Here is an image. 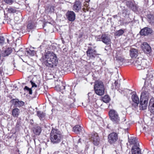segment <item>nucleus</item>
<instances>
[{"instance_id":"obj_1","label":"nucleus","mask_w":154,"mask_h":154,"mask_svg":"<svg viewBox=\"0 0 154 154\" xmlns=\"http://www.w3.org/2000/svg\"><path fill=\"white\" fill-rule=\"evenodd\" d=\"M47 52L45 55L43 59V63L47 67L53 68L56 67L58 63V60L56 55L53 53Z\"/></svg>"},{"instance_id":"obj_2","label":"nucleus","mask_w":154,"mask_h":154,"mask_svg":"<svg viewBox=\"0 0 154 154\" xmlns=\"http://www.w3.org/2000/svg\"><path fill=\"white\" fill-rule=\"evenodd\" d=\"M51 142L53 144L60 143L63 139V136L57 129L53 128L50 134Z\"/></svg>"},{"instance_id":"obj_3","label":"nucleus","mask_w":154,"mask_h":154,"mask_svg":"<svg viewBox=\"0 0 154 154\" xmlns=\"http://www.w3.org/2000/svg\"><path fill=\"white\" fill-rule=\"evenodd\" d=\"M134 65L137 69L140 70L148 68L149 63L146 60L139 57L136 59Z\"/></svg>"},{"instance_id":"obj_4","label":"nucleus","mask_w":154,"mask_h":154,"mask_svg":"<svg viewBox=\"0 0 154 154\" xmlns=\"http://www.w3.org/2000/svg\"><path fill=\"white\" fill-rule=\"evenodd\" d=\"M94 89L95 93L99 96H102L104 93L105 86L103 82L97 80L94 82Z\"/></svg>"},{"instance_id":"obj_5","label":"nucleus","mask_w":154,"mask_h":154,"mask_svg":"<svg viewBox=\"0 0 154 154\" xmlns=\"http://www.w3.org/2000/svg\"><path fill=\"white\" fill-rule=\"evenodd\" d=\"M110 120L114 123L118 124L120 122V119L118 112L114 109H111L109 112Z\"/></svg>"},{"instance_id":"obj_6","label":"nucleus","mask_w":154,"mask_h":154,"mask_svg":"<svg viewBox=\"0 0 154 154\" xmlns=\"http://www.w3.org/2000/svg\"><path fill=\"white\" fill-rule=\"evenodd\" d=\"M96 48V46L93 47L91 46L88 47L86 51V54L89 60H94L97 56L100 55L97 53V51L95 49Z\"/></svg>"},{"instance_id":"obj_7","label":"nucleus","mask_w":154,"mask_h":154,"mask_svg":"<svg viewBox=\"0 0 154 154\" xmlns=\"http://www.w3.org/2000/svg\"><path fill=\"white\" fill-rule=\"evenodd\" d=\"M118 139L117 134L113 132L110 134L108 137V141L110 144L115 143Z\"/></svg>"},{"instance_id":"obj_8","label":"nucleus","mask_w":154,"mask_h":154,"mask_svg":"<svg viewBox=\"0 0 154 154\" xmlns=\"http://www.w3.org/2000/svg\"><path fill=\"white\" fill-rule=\"evenodd\" d=\"M12 51L11 48L6 46L4 47L1 51V56L3 57L8 56L11 54Z\"/></svg>"},{"instance_id":"obj_9","label":"nucleus","mask_w":154,"mask_h":154,"mask_svg":"<svg viewBox=\"0 0 154 154\" xmlns=\"http://www.w3.org/2000/svg\"><path fill=\"white\" fill-rule=\"evenodd\" d=\"M75 101L72 98H68L64 104V109H65L69 110L70 109L73 108L74 106V103Z\"/></svg>"},{"instance_id":"obj_10","label":"nucleus","mask_w":154,"mask_h":154,"mask_svg":"<svg viewBox=\"0 0 154 154\" xmlns=\"http://www.w3.org/2000/svg\"><path fill=\"white\" fill-rule=\"evenodd\" d=\"M67 19L70 22L74 21L75 19V14L73 11H68L66 14Z\"/></svg>"},{"instance_id":"obj_11","label":"nucleus","mask_w":154,"mask_h":154,"mask_svg":"<svg viewBox=\"0 0 154 154\" xmlns=\"http://www.w3.org/2000/svg\"><path fill=\"white\" fill-rule=\"evenodd\" d=\"M82 4L79 0H76L73 3L72 10L76 12H78L81 9Z\"/></svg>"},{"instance_id":"obj_12","label":"nucleus","mask_w":154,"mask_h":154,"mask_svg":"<svg viewBox=\"0 0 154 154\" xmlns=\"http://www.w3.org/2000/svg\"><path fill=\"white\" fill-rule=\"evenodd\" d=\"M91 140L93 141L94 145L97 146L99 143L100 139L98 134L96 132H93L91 134Z\"/></svg>"},{"instance_id":"obj_13","label":"nucleus","mask_w":154,"mask_h":154,"mask_svg":"<svg viewBox=\"0 0 154 154\" xmlns=\"http://www.w3.org/2000/svg\"><path fill=\"white\" fill-rule=\"evenodd\" d=\"M10 102L12 104L16 107H20L23 106L25 104L24 102L19 101L17 99H13L10 101Z\"/></svg>"},{"instance_id":"obj_14","label":"nucleus","mask_w":154,"mask_h":154,"mask_svg":"<svg viewBox=\"0 0 154 154\" xmlns=\"http://www.w3.org/2000/svg\"><path fill=\"white\" fill-rule=\"evenodd\" d=\"M143 89H144L143 91L142 92L140 96V99L146 100H148L149 93L148 89L145 86H143Z\"/></svg>"},{"instance_id":"obj_15","label":"nucleus","mask_w":154,"mask_h":154,"mask_svg":"<svg viewBox=\"0 0 154 154\" xmlns=\"http://www.w3.org/2000/svg\"><path fill=\"white\" fill-rule=\"evenodd\" d=\"M131 98L132 101L134 103L132 104V106H134L135 108L137 107L139 103V100L136 93L132 95Z\"/></svg>"},{"instance_id":"obj_16","label":"nucleus","mask_w":154,"mask_h":154,"mask_svg":"<svg viewBox=\"0 0 154 154\" xmlns=\"http://www.w3.org/2000/svg\"><path fill=\"white\" fill-rule=\"evenodd\" d=\"M152 31L151 29L146 27L141 29L140 32V33L141 35L146 36L152 33Z\"/></svg>"},{"instance_id":"obj_17","label":"nucleus","mask_w":154,"mask_h":154,"mask_svg":"<svg viewBox=\"0 0 154 154\" xmlns=\"http://www.w3.org/2000/svg\"><path fill=\"white\" fill-rule=\"evenodd\" d=\"M141 48L144 52L146 53H150L151 51V47L146 42H144L142 44Z\"/></svg>"},{"instance_id":"obj_18","label":"nucleus","mask_w":154,"mask_h":154,"mask_svg":"<svg viewBox=\"0 0 154 154\" xmlns=\"http://www.w3.org/2000/svg\"><path fill=\"white\" fill-rule=\"evenodd\" d=\"M148 100H146L140 99V109L141 110H145L146 109L148 103Z\"/></svg>"},{"instance_id":"obj_19","label":"nucleus","mask_w":154,"mask_h":154,"mask_svg":"<svg viewBox=\"0 0 154 154\" xmlns=\"http://www.w3.org/2000/svg\"><path fill=\"white\" fill-rule=\"evenodd\" d=\"M102 41L106 45H109L111 43L110 37L107 34H103L102 35Z\"/></svg>"},{"instance_id":"obj_20","label":"nucleus","mask_w":154,"mask_h":154,"mask_svg":"<svg viewBox=\"0 0 154 154\" xmlns=\"http://www.w3.org/2000/svg\"><path fill=\"white\" fill-rule=\"evenodd\" d=\"M139 145L134 146L132 147L131 152L132 154H141V150L139 147Z\"/></svg>"},{"instance_id":"obj_21","label":"nucleus","mask_w":154,"mask_h":154,"mask_svg":"<svg viewBox=\"0 0 154 154\" xmlns=\"http://www.w3.org/2000/svg\"><path fill=\"white\" fill-rule=\"evenodd\" d=\"M138 54V51L134 48H132L130 50V55L132 58H136Z\"/></svg>"},{"instance_id":"obj_22","label":"nucleus","mask_w":154,"mask_h":154,"mask_svg":"<svg viewBox=\"0 0 154 154\" xmlns=\"http://www.w3.org/2000/svg\"><path fill=\"white\" fill-rule=\"evenodd\" d=\"M55 88L57 91L61 92L62 94L65 91V87L62 82L56 86Z\"/></svg>"},{"instance_id":"obj_23","label":"nucleus","mask_w":154,"mask_h":154,"mask_svg":"<svg viewBox=\"0 0 154 154\" xmlns=\"http://www.w3.org/2000/svg\"><path fill=\"white\" fill-rule=\"evenodd\" d=\"M129 141L131 144H134V146H137L139 145L137 137H131L130 138H128Z\"/></svg>"},{"instance_id":"obj_24","label":"nucleus","mask_w":154,"mask_h":154,"mask_svg":"<svg viewBox=\"0 0 154 154\" xmlns=\"http://www.w3.org/2000/svg\"><path fill=\"white\" fill-rule=\"evenodd\" d=\"M42 131V129L40 127L37 126L34 127L33 128V131L34 134L37 135H39Z\"/></svg>"},{"instance_id":"obj_25","label":"nucleus","mask_w":154,"mask_h":154,"mask_svg":"<svg viewBox=\"0 0 154 154\" xmlns=\"http://www.w3.org/2000/svg\"><path fill=\"white\" fill-rule=\"evenodd\" d=\"M101 100L105 103H109L111 100L109 96L108 95H105L101 97Z\"/></svg>"},{"instance_id":"obj_26","label":"nucleus","mask_w":154,"mask_h":154,"mask_svg":"<svg viewBox=\"0 0 154 154\" xmlns=\"http://www.w3.org/2000/svg\"><path fill=\"white\" fill-rule=\"evenodd\" d=\"M20 110L17 108H15L13 109L12 112V114L14 117H17L18 116Z\"/></svg>"},{"instance_id":"obj_27","label":"nucleus","mask_w":154,"mask_h":154,"mask_svg":"<svg viewBox=\"0 0 154 154\" xmlns=\"http://www.w3.org/2000/svg\"><path fill=\"white\" fill-rule=\"evenodd\" d=\"M73 129L74 132L76 133L79 134L82 130V127L80 126L77 125L73 128Z\"/></svg>"},{"instance_id":"obj_28","label":"nucleus","mask_w":154,"mask_h":154,"mask_svg":"<svg viewBox=\"0 0 154 154\" xmlns=\"http://www.w3.org/2000/svg\"><path fill=\"white\" fill-rule=\"evenodd\" d=\"M5 73L7 74V69L5 66L2 65L1 67V75L2 76Z\"/></svg>"},{"instance_id":"obj_29","label":"nucleus","mask_w":154,"mask_h":154,"mask_svg":"<svg viewBox=\"0 0 154 154\" xmlns=\"http://www.w3.org/2000/svg\"><path fill=\"white\" fill-rule=\"evenodd\" d=\"M124 33V31L122 29H120L119 30L116 31L115 33V36H120L122 35Z\"/></svg>"},{"instance_id":"obj_30","label":"nucleus","mask_w":154,"mask_h":154,"mask_svg":"<svg viewBox=\"0 0 154 154\" xmlns=\"http://www.w3.org/2000/svg\"><path fill=\"white\" fill-rule=\"evenodd\" d=\"M37 115L40 119L44 118L45 116V113L39 111H37Z\"/></svg>"},{"instance_id":"obj_31","label":"nucleus","mask_w":154,"mask_h":154,"mask_svg":"<svg viewBox=\"0 0 154 154\" xmlns=\"http://www.w3.org/2000/svg\"><path fill=\"white\" fill-rule=\"evenodd\" d=\"M147 17L150 23L154 22V15L151 14H148Z\"/></svg>"},{"instance_id":"obj_32","label":"nucleus","mask_w":154,"mask_h":154,"mask_svg":"<svg viewBox=\"0 0 154 154\" xmlns=\"http://www.w3.org/2000/svg\"><path fill=\"white\" fill-rule=\"evenodd\" d=\"M26 52L28 55L32 56H34L35 54L36 53L35 51L31 50L30 49H29L26 51Z\"/></svg>"},{"instance_id":"obj_33","label":"nucleus","mask_w":154,"mask_h":154,"mask_svg":"<svg viewBox=\"0 0 154 154\" xmlns=\"http://www.w3.org/2000/svg\"><path fill=\"white\" fill-rule=\"evenodd\" d=\"M6 39L8 43H9V40L8 38H5L3 36H1V45H4V43H5V40Z\"/></svg>"},{"instance_id":"obj_34","label":"nucleus","mask_w":154,"mask_h":154,"mask_svg":"<svg viewBox=\"0 0 154 154\" xmlns=\"http://www.w3.org/2000/svg\"><path fill=\"white\" fill-rule=\"evenodd\" d=\"M7 9L8 10H7V11L9 13H14L16 12V10L11 7H10L9 8Z\"/></svg>"},{"instance_id":"obj_35","label":"nucleus","mask_w":154,"mask_h":154,"mask_svg":"<svg viewBox=\"0 0 154 154\" xmlns=\"http://www.w3.org/2000/svg\"><path fill=\"white\" fill-rule=\"evenodd\" d=\"M27 28L29 29H34L35 27L34 24L32 22H30L28 23L27 25Z\"/></svg>"},{"instance_id":"obj_36","label":"nucleus","mask_w":154,"mask_h":154,"mask_svg":"<svg viewBox=\"0 0 154 154\" xmlns=\"http://www.w3.org/2000/svg\"><path fill=\"white\" fill-rule=\"evenodd\" d=\"M151 103L149 102V109L150 110H151V112H154V111H153V109H152V107H153L154 108V103Z\"/></svg>"},{"instance_id":"obj_37","label":"nucleus","mask_w":154,"mask_h":154,"mask_svg":"<svg viewBox=\"0 0 154 154\" xmlns=\"http://www.w3.org/2000/svg\"><path fill=\"white\" fill-rule=\"evenodd\" d=\"M24 90H26L29 92V94H32V91L31 88H28L27 86H25L24 88Z\"/></svg>"},{"instance_id":"obj_38","label":"nucleus","mask_w":154,"mask_h":154,"mask_svg":"<svg viewBox=\"0 0 154 154\" xmlns=\"http://www.w3.org/2000/svg\"><path fill=\"white\" fill-rule=\"evenodd\" d=\"M126 3L127 6L129 8H130L133 4L132 2L129 1H127Z\"/></svg>"},{"instance_id":"obj_39","label":"nucleus","mask_w":154,"mask_h":154,"mask_svg":"<svg viewBox=\"0 0 154 154\" xmlns=\"http://www.w3.org/2000/svg\"><path fill=\"white\" fill-rule=\"evenodd\" d=\"M130 8L133 11H136L137 9L136 6L134 4H133Z\"/></svg>"},{"instance_id":"obj_40","label":"nucleus","mask_w":154,"mask_h":154,"mask_svg":"<svg viewBox=\"0 0 154 154\" xmlns=\"http://www.w3.org/2000/svg\"><path fill=\"white\" fill-rule=\"evenodd\" d=\"M5 2L10 5H11L14 2V0H4Z\"/></svg>"},{"instance_id":"obj_41","label":"nucleus","mask_w":154,"mask_h":154,"mask_svg":"<svg viewBox=\"0 0 154 154\" xmlns=\"http://www.w3.org/2000/svg\"><path fill=\"white\" fill-rule=\"evenodd\" d=\"M115 85V88L116 89H118L120 86V84H119L118 82L116 81L114 83Z\"/></svg>"},{"instance_id":"obj_42","label":"nucleus","mask_w":154,"mask_h":154,"mask_svg":"<svg viewBox=\"0 0 154 154\" xmlns=\"http://www.w3.org/2000/svg\"><path fill=\"white\" fill-rule=\"evenodd\" d=\"M116 57L117 60H119L121 61H123L124 60V58L122 57L117 56V55L116 56Z\"/></svg>"},{"instance_id":"obj_43","label":"nucleus","mask_w":154,"mask_h":154,"mask_svg":"<svg viewBox=\"0 0 154 154\" xmlns=\"http://www.w3.org/2000/svg\"><path fill=\"white\" fill-rule=\"evenodd\" d=\"M102 35H99L96 38V40L97 41H102Z\"/></svg>"},{"instance_id":"obj_44","label":"nucleus","mask_w":154,"mask_h":154,"mask_svg":"<svg viewBox=\"0 0 154 154\" xmlns=\"http://www.w3.org/2000/svg\"><path fill=\"white\" fill-rule=\"evenodd\" d=\"M31 82V84L32 85V87H37V86L33 82H32V81H30Z\"/></svg>"},{"instance_id":"obj_45","label":"nucleus","mask_w":154,"mask_h":154,"mask_svg":"<svg viewBox=\"0 0 154 154\" xmlns=\"http://www.w3.org/2000/svg\"><path fill=\"white\" fill-rule=\"evenodd\" d=\"M149 102L150 103L152 102V103H154V98H151L149 101Z\"/></svg>"},{"instance_id":"obj_46","label":"nucleus","mask_w":154,"mask_h":154,"mask_svg":"<svg viewBox=\"0 0 154 154\" xmlns=\"http://www.w3.org/2000/svg\"><path fill=\"white\" fill-rule=\"evenodd\" d=\"M20 126V124L19 123L17 122L16 125V128H19Z\"/></svg>"},{"instance_id":"obj_47","label":"nucleus","mask_w":154,"mask_h":154,"mask_svg":"<svg viewBox=\"0 0 154 154\" xmlns=\"http://www.w3.org/2000/svg\"><path fill=\"white\" fill-rule=\"evenodd\" d=\"M83 34H79V38H81L83 36Z\"/></svg>"},{"instance_id":"obj_48","label":"nucleus","mask_w":154,"mask_h":154,"mask_svg":"<svg viewBox=\"0 0 154 154\" xmlns=\"http://www.w3.org/2000/svg\"><path fill=\"white\" fill-rule=\"evenodd\" d=\"M83 10V11L84 12H86V11H88V10H86L85 8H83L82 9Z\"/></svg>"},{"instance_id":"obj_49","label":"nucleus","mask_w":154,"mask_h":154,"mask_svg":"<svg viewBox=\"0 0 154 154\" xmlns=\"http://www.w3.org/2000/svg\"><path fill=\"white\" fill-rule=\"evenodd\" d=\"M5 60V58H3V59H2V60H1L2 62H1V63H2V62H3V61Z\"/></svg>"},{"instance_id":"obj_50","label":"nucleus","mask_w":154,"mask_h":154,"mask_svg":"<svg viewBox=\"0 0 154 154\" xmlns=\"http://www.w3.org/2000/svg\"><path fill=\"white\" fill-rule=\"evenodd\" d=\"M90 1V0H85V2H86L88 3Z\"/></svg>"},{"instance_id":"obj_51","label":"nucleus","mask_w":154,"mask_h":154,"mask_svg":"<svg viewBox=\"0 0 154 154\" xmlns=\"http://www.w3.org/2000/svg\"><path fill=\"white\" fill-rule=\"evenodd\" d=\"M88 45H91V44H89Z\"/></svg>"},{"instance_id":"obj_52","label":"nucleus","mask_w":154,"mask_h":154,"mask_svg":"<svg viewBox=\"0 0 154 154\" xmlns=\"http://www.w3.org/2000/svg\"><path fill=\"white\" fill-rule=\"evenodd\" d=\"M16 18H17V17H15V18H14V19H15H15Z\"/></svg>"}]
</instances>
